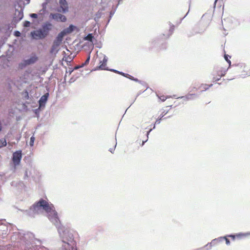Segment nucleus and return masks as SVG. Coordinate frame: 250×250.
Wrapping results in <instances>:
<instances>
[{
  "instance_id": "6",
  "label": "nucleus",
  "mask_w": 250,
  "mask_h": 250,
  "mask_svg": "<svg viewBox=\"0 0 250 250\" xmlns=\"http://www.w3.org/2000/svg\"><path fill=\"white\" fill-rule=\"evenodd\" d=\"M22 158L21 151L19 150L14 152L13 154V161L15 165H18L20 164Z\"/></svg>"
},
{
  "instance_id": "15",
  "label": "nucleus",
  "mask_w": 250,
  "mask_h": 250,
  "mask_svg": "<svg viewBox=\"0 0 250 250\" xmlns=\"http://www.w3.org/2000/svg\"><path fill=\"white\" fill-rule=\"evenodd\" d=\"M212 85V84H210L209 85H208L206 84H202L200 88L202 89V90H206L209 88V87H210Z\"/></svg>"
},
{
  "instance_id": "23",
  "label": "nucleus",
  "mask_w": 250,
  "mask_h": 250,
  "mask_svg": "<svg viewBox=\"0 0 250 250\" xmlns=\"http://www.w3.org/2000/svg\"><path fill=\"white\" fill-rule=\"evenodd\" d=\"M30 16L33 18H37L38 17L37 14L35 13L31 14Z\"/></svg>"
},
{
  "instance_id": "17",
  "label": "nucleus",
  "mask_w": 250,
  "mask_h": 250,
  "mask_svg": "<svg viewBox=\"0 0 250 250\" xmlns=\"http://www.w3.org/2000/svg\"><path fill=\"white\" fill-rule=\"evenodd\" d=\"M35 139V137L33 136L30 138L29 144L31 146H33Z\"/></svg>"
},
{
  "instance_id": "30",
  "label": "nucleus",
  "mask_w": 250,
  "mask_h": 250,
  "mask_svg": "<svg viewBox=\"0 0 250 250\" xmlns=\"http://www.w3.org/2000/svg\"><path fill=\"white\" fill-rule=\"evenodd\" d=\"M230 237H232L233 238V239H234V236H232V235H230L229 236Z\"/></svg>"
},
{
  "instance_id": "22",
  "label": "nucleus",
  "mask_w": 250,
  "mask_h": 250,
  "mask_svg": "<svg viewBox=\"0 0 250 250\" xmlns=\"http://www.w3.org/2000/svg\"><path fill=\"white\" fill-rule=\"evenodd\" d=\"M223 239L225 240L226 243L227 244V245L230 244V242H229V240L227 237H225L223 238Z\"/></svg>"
},
{
  "instance_id": "2",
  "label": "nucleus",
  "mask_w": 250,
  "mask_h": 250,
  "mask_svg": "<svg viewBox=\"0 0 250 250\" xmlns=\"http://www.w3.org/2000/svg\"><path fill=\"white\" fill-rule=\"evenodd\" d=\"M58 231L62 239V250H78L74 240V236L78 234L75 231L59 227Z\"/></svg>"
},
{
  "instance_id": "29",
  "label": "nucleus",
  "mask_w": 250,
  "mask_h": 250,
  "mask_svg": "<svg viewBox=\"0 0 250 250\" xmlns=\"http://www.w3.org/2000/svg\"><path fill=\"white\" fill-rule=\"evenodd\" d=\"M161 119V118H160L159 120H157V121H156L155 123H157V122H158V123H160L159 120H160Z\"/></svg>"
},
{
  "instance_id": "28",
  "label": "nucleus",
  "mask_w": 250,
  "mask_h": 250,
  "mask_svg": "<svg viewBox=\"0 0 250 250\" xmlns=\"http://www.w3.org/2000/svg\"><path fill=\"white\" fill-rule=\"evenodd\" d=\"M217 1H218V0H215V1H214V6H215L216 2H217Z\"/></svg>"
},
{
  "instance_id": "10",
  "label": "nucleus",
  "mask_w": 250,
  "mask_h": 250,
  "mask_svg": "<svg viewBox=\"0 0 250 250\" xmlns=\"http://www.w3.org/2000/svg\"><path fill=\"white\" fill-rule=\"evenodd\" d=\"M48 93H46L41 97L39 100L40 106H42L45 104L47 100Z\"/></svg>"
},
{
  "instance_id": "13",
  "label": "nucleus",
  "mask_w": 250,
  "mask_h": 250,
  "mask_svg": "<svg viewBox=\"0 0 250 250\" xmlns=\"http://www.w3.org/2000/svg\"><path fill=\"white\" fill-rule=\"evenodd\" d=\"M94 39V37L92 34H88L86 37L84 38V40L86 41H88L93 43V39Z\"/></svg>"
},
{
  "instance_id": "11",
  "label": "nucleus",
  "mask_w": 250,
  "mask_h": 250,
  "mask_svg": "<svg viewBox=\"0 0 250 250\" xmlns=\"http://www.w3.org/2000/svg\"><path fill=\"white\" fill-rule=\"evenodd\" d=\"M38 60V58L35 56H33L30 58V59L25 60V64L26 65H29L32 63H35Z\"/></svg>"
},
{
  "instance_id": "8",
  "label": "nucleus",
  "mask_w": 250,
  "mask_h": 250,
  "mask_svg": "<svg viewBox=\"0 0 250 250\" xmlns=\"http://www.w3.org/2000/svg\"><path fill=\"white\" fill-rule=\"evenodd\" d=\"M50 17L57 21L64 22L66 21L65 16L59 13L51 14Z\"/></svg>"
},
{
  "instance_id": "5",
  "label": "nucleus",
  "mask_w": 250,
  "mask_h": 250,
  "mask_svg": "<svg viewBox=\"0 0 250 250\" xmlns=\"http://www.w3.org/2000/svg\"><path fill=\"white\" fill-rule=\"evenodd\" d=\"M62 41V37L58 36L54 41L51 49L50 50L51 53H56L58 51V47Z\"/></svg>"
},
{
  "instance_id": "7",
  "label": "nucleus",
  "mask_w": 250,
  "mask_h": 250,
  "mask_svg": "<svg viewBox=\"0 0 250 250\" xmlns=\"http://www.w3.org/2000/svg\"><path fill=\"white\" fill-rule=\"evenodd\" d=\"M60 9L58 11L66 13L68 11V7L66 0H59Z\"/></svg>"
},
{
  "instance_id": "18",
  "label": "nucleus",
  "mask_w": 250,
  "mask_h": 250,
  "mask_svg": "<svg viewBox=\"0 0 250 250\" xmlns=\"http://www.w3.org/2000/svg\"><path fill=\"white\" fill-rule=\"evenodd\" d=\"M229 57L230 58V56H229L228 55H225V59L226 60V61L228 62L229 64V66L230 65V64H231V62L228 59V57Z\"/></svg>"
},
{
  "instance_id": "12",
  "label": "nucleus",
  "mask_w": 250,
  "mask_h": 250,
  "mask_svg": "<svg viewBox=\"0 0 250 250\" xmlns=\"http://www.w3.org/2000/svg\"><path fill=\"white\" fill-rule=\"evenodd\" d=\"M15 15L16 16H17V17H15V20L17 21H20L23 17V12L20 11H16Z\"/></svg>"
},
{
  "instance_id": "9",
  "label": "nucleus",
  "mask_w": 250,
  "mask_h": 250,
  "mask_svg": "<svg viewBox=\"0 0 250 250\" xmlns=\"http://www.w3.org/2000/svg\"><path fill=\"white\" fill-rule=\"evenodd\" d=\"M107 59L105 55L103 56L102 60H100L99 68L101 70H107L106 63Z\"/></svg>"
},
{
  "instance_id": "21",
  "label": "nucleus",
  "mask_w": 250,
  "mask_h": 250,
  "mask_svg": "<svg viewBox=\"0 0 250 250\" xmlns=\"http://www.w3.org/2000/svg\"><path fill=\"white\" fill-rule=\"evenodd\" d=\"M74 28V26L73 25H70L69 26V28H68V29L69 30V32H72Z\"/></svg>"
},
{
  "instance_id": "27",
  "label": "nucleus",
  "mask_w": 250,
  "mask_h": 250,
  "mask_svg": "<svg viewBox=\"0 0 250 250\" xmlns=\"http://www.w3.org/2000/svg\"><path fill=\"white\" fill-rule=\"evenodd\" d=\"M161 100H162L163 101H164L166 100V99H165V97H163V98H161Z\"/></svg>"
},
{
  "instance_id": "26",
  "label": "nucleus",
  "mask_w": 250,
  "mask_h": 250,
  "mask_svg": "<svg viewBox=\"0 0 250 250\" xmlns=\"http://www.w3.org/2000/svg\"><path fill=\"white\" fill-rule=\"evenodd\" d=\"M152 129H150L148 131H147V136L148 137V135L149 133V132L151 131Z\"/></svg>"
},
{
  "instance_id": "3",
  "label": "nucleus",
  "mask_w": 250,
  "mask_h": 250,
  "mask_svg": "<svg viewBox=\"0 0 250 250\" xmlns=\"http://www.w3.org/2000/svg\"><path fill=\"white\" fill-rule=\"evenodd\" d=\"M51 24L48 23L43 26L42 29H39L32 32L31 34L33 38L37 40L44 38L47 35L48 31L51 29Z\"/></svg>"
},
{
  "instance_id": "32",
  "label": "nucleus",
  "mask_w": 250,
  "mask_h": 250,
  "mask_svg": "<svg viewBox=\"0 0 250 250\" xmlns=\"http://www.w3.org/2000/svg\"><path fill=\"white\" fill-rule=\"evenodd\" d=\"M26 93L27 94V96L28 97V92L27 91H26Z\"/></svg>"
},
{
  "instance_id": "4",
  "label": "nucleus",
  "mask_w": 250,
  "mask_h": 250,
  "mask_svg": "<svg viewBox=\"0 0 250 250\" xmlns=\"http://www.w3.org/2000/svg\"><path fill=\"white\" fill-rule=\"evenodd\" d=\"M226 71V68H224L221 66H216L214 68L212 73L213 80L215 82L219 81L222 77L225 76Z\"/></svg>"
},
{
  "instance_id": "24",
  "label": "nucleus",
  "mask_w": 250,
  "mask_h": 250,
  "mask_svg": "<svg viewBox=\"0 0 250 250\" xmlns=\"http://www.w3.org/2000/svg\"><path fill=\"white\" fill-rule=\"evenodd\" d=\"M127 78L130 79H131V80H134V81H138L137 79H134V78L132 76H130V75H129V76H128Z\"/></svg>"
},
{
  "instance_id": "19",
  "label": "nucleus",
  "mask_w": 250,
  "mask_h": 250,
  "mask_svg": "<svg viewBox=\"0 0 250 250\" xmlns=\"http://www.w3.org/2000/svg\"><path fill=\"white\" fill-rule=\"evenodd\" d=\"M90 53H89L88 56V57H87V59L86 60V61H85L84 63L83 64V66L86 65L89 63V60H90Z\"/></svg>"
},
{
  "instance_id": "25",
  "label": "nucleus",
  "mask_w": 250,
  "mask_h": 250,
  "mask_svg": "<svg viewBox=\"0 0 250 250\" xmlns=\"http://www.w3.org/2000/svg\"><path fill=\"white\" fill-rule=\"evenodd\" d=\"M15 35L17 37H19L21 35V33L19 31H16L15 32Z\"/></svg>"
},
{
  "instance_id": "31",
  "label": "nucleus",
  "mask_w": 250,
  "mask_h": 250,
  "mask_svg": "<svg viewBox=\"0 0 250 250\" xmlns=\"http://www.w3.org/2000/svg\"><path fill=\"white\" fill-rule=\"evenodd\" d=\"M146 140L145 141H143V143H142V145H143L145 143V142H146Z\"/></svg>"
},
{
  "instance_id": "14",
  "label": "nucleus",
  "mask_w": 250,
  "mask_h": 250,
  "mask_svg": "<svg viewBox=\"0 0 250 250\" xmlns=\"http://www.w3.org/2000/svg\"><path fill=\"white\" fill-rule=\"evenodd\" d=\"M7 145L6 141L5 139L0 140V147L5 146Z\"/></svg>"
},
{
  "instance_id": "20",
  "label": "nucleus",
  "mask_w": 250,
  "mask_h": 250,
  "mask_svg": "<svg viewBox=\"0 0 250 250\" xmlns=\"http://www.w3.org/2000/svg\"><path fill=\"white\" fill-rule=\"evenodd\" d=\"M30 25V21H25L24 22V26L25 27H28Z\"/></svg>"
},
{
  "instance_id": "1",
  "label": "nucleus",
  "mask_w": 250,
  "mask_h": 250,
  "mask_svg": "<svg viewBox=\"0 0 250 250\" xmlns=\"http://www.w3.org/2000/svg\"><path fill=\"white\" fill-rule=\"evenodd\" d=\"M33 208L34 211L36 212H38L41 208H42L48 214V217L49 219L58 228L59 227H62L63 229L65 228L64 227L61 225L57 212L54 209V207L52 204H50L45 200L42 199L33 205Z\"/></svg>"
},
{
  "instance_id": "16",
  "label": "nucleus",
  "mask_w": 250,
  "mask_h": 250,
  "mask_svg": "<svg viewBox=\"0 0 250 250\" xmlns=\"http://www.w3.org/2000/svg\"><path fill=\"white\" fill-rule=\"evenodd\" d=\"M113 71L115 72H116V73H117L118 74H121V75H123V76H125V77H126V78L128 77V76H129V75L128 74H125V73H124L123 72H121L118 71L117 70H113Z\"/></svg>"
}]
</instances>
